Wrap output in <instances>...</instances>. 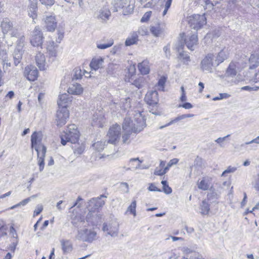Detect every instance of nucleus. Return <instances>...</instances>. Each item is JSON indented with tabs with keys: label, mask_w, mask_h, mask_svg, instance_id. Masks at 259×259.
I'll list each match as a JSON object with an SVG mask.
<instances>
[{
	"label": "nucleus",
	"mask_w": 259,
	"mask_h": 259,
	"mask_svg": "<svg viewBox=\"0 0 259 259\" xmlns=\"http://www.w3.org/2000/svg\"><path fill=\"white\" fill-rule=\"evenodd\" d=\"M80 134L75 124L69 125L67 130L60 136L61 143L63 145H65L67 142L75 144L78 141Z\"/></svg>",
	"instance_id": "obj_3"
},
{
	"label": "nucleus",
	"mask_w": 259,
	"mask_h": 259,
	"mask_svg": "<svg viewBox=\"0 0 259 259\" xmlns=\"http://www.w3.org/2000/svg\"><path fill=\"white\" fill-rule=\"evenodd\" d=\"M151 33L155 36H159L162 32V29L159 25L151 26L150 29Z\"/></svg>",
	"instance_id": "obj_36"
},
{
	"label": "nucleus",
	"mask_w": 259,
	"mask_h": 259,
	"mask_svg": "<svg viewBox=\"0 0 259 259\" xmlns=\"http://www.w3.org/2000/svg\"><path fill=\"white\" fill-rule=\"evenodd\" d=\"M69 111L67 108L59 107L56 116L57 125L59 126L64 125L66 120L69 118Z\"/></svg>",
	"instance_id": "obj_8"
},
{
	"label": "nucleus",
	"mask_w": 259,
	"mask_h": 259,
	"mask_svg": "<svg viewBox=\"0 0 259 259\" xmlns=\"http://www.w3.org/2000/svg\"><path fill=\"white\" fill-rule=\"evenodd\" d=\"M162 188L163 191L166 194H171L172 192V189L168 186V185L162 187Z\"/></svg>",
	"instance_id": "obj_61"
},
{
	"label": "nucleus",
	"mask_w": 259,
	"mask_h": 259,
	"mask_svg": "<svg viewBox=\"0 0 259 259\" xmlns=\"http://www.w3.org/2000/svg\"><path fill=\"white\" fill-rule=\"evenodd\" d=\"M184 256L183 257L184 258H186L190 254H191L194 250L191 249L187 247H184L181 249Z\"/></svg>",
	"instance_id": "obj_42"
},
{
	"label": "nucleus",
	"mask_w": 259,
	"mask_h": 259,
	"mask_svg": "<svg viewBox=\"0 0 259 259\" xmlns=\"http://www.w3.org/2000/svg\"><path fill=\"white\" fill-rule=\"evenodd\" d=\"M148 189L150 191H157V192H161V190L158 188L154 184L151 183L149 185Z\"/></svg>",
	"instance_id": "obj_56"
},
{
	"label": "nucleus",
	"mask_w": 259,
	"mask_h": 259,
	"mask_svg": "<svg viewBox=\"0 0 259 259\" xmlns=\"http://www.w3.org/2000/svg\"><path fill=\"white\" fill-rule=\"evenodd\" d=\"M67 91L69 94L79 95L83 92V88L79 83H73L71 84Z\"/></svg>",
	"instance_id": "obj_24"
},
{
	"label": "nucleus",
	"mask_w": 259,
	"mask_h": 259,
	"mask_svg": "<svg viewBox=\"0 0 259 259\" xmlns=\"http://www.w3.org/2000/svg\"><path fill=\"white\" fill-rule=\"evenodd\" d=\"M0 58L2 60L7 59V53L6 50L2 49L0 50Z\"/></svg>",
	"instance_id": "obj_62"
},
{
	"label": "nucleus",
	"mask_w": 259,
	"mask_h": 259,
	"mask_svg": "<svg viewBox=\"0 0 259 259\" xmlns=\"http://www.w3.org/2000/svg\"><path fill=\"white\" fill-rule=\"evenodd\" d=\"M138 40V35L136 33H133L131 37H128L125 42L126 46H130L136 43Z\"/></svg>",
	"instance_id": "obj_34"
},
{
	"label": "nucleus",
	"mask_w": 259,
	"mask_h": 259,
	"mask_svg": "<svg viewBox=\"0 0 259 259\" xmlns=\"http://www.w3.org/2000/svg\"><path fill=\"white\" fill-rule=\"evenodd\" d=\"M188 22L190 27L197 30L206 23V19L204 15L194 14L189 17Z\"/></svg>",
	"instance_id": "obj_5"
},
{
	"label": "nucleus",
	"mask_w": 259,
	"mask_h": 259,
	"mask_svg": "<svg viewBox=\"0 0 259 259\" xmlns=\"http://www.w3.org/2000/svg\"><path fill=\"white\" fill-rule=\"evenodd\" d=\"M111 15V12L109 9L103 8L99 11L98 18L104 21H107L109 19Z\"/></svg>",
	"instance_id": "obj_30"
},
{
	"label": "nucleus",
	"mask_w": 259,
	"mask_h": 259,
	"mask_svg": "<svg viewBox=\"0 0 259 259\" xmlns=\"http://www.w3.org/2000/svg\"><path fill=\"white\" fill-rule=\"evenodd\" d=\"M145 101L150 105H156L158 102V93L156 90L147 92L145 97Z\"/></svg>",
	"instance_id": "obj_16"
},
{
	"label": "nucleus",
	"mask_w": 259,
	"mask_h": 259,
	"mask_svg": "<svg viewBox=\"0 0 259 259\" xmlns=\"http://www.w3.org/2000/svg\"><path fill=\"white\" fill-rule=\"evenodd\" d=\"M120 130V125L117 124L112 125V126L109 128L107 134L108 139L107 143L115 144L119 138Z\"/></svg>",
	"instance_id": "obj_9"
},
{
	"label": "nucleus",
	"mask_w": 259,
	"mask_h": 259,
	"mask_svg": "<svg viewBox=\"0 0 259 259\" xmlns=\"http://www.w3.org/2000/svg\"><path fill=\"white\" fill-rule=\"evenodd\" d=\"M57 46L55 45L53 41H50L48 42L47 52L50 58H52L53 60L57 56Z\"/></svg>",
	"instance_id": "obj_22"
},
{
	"label": "nucleus",
	"mask_w": 259,
	"mask_h": 259,
	"mask_svg": "<svg viewBox=\"0 0 259 259\" xmlns=\"http://www.w3.org/2000/svg\"><path fill=\"white\" fill-rule=\"evenodd\" d=\"M214 55L213 54H208L202 60L201 65V68L203 71H206L209 72L212 71V67L217 66L214 63Z\"/></svg>",
	"instance_id": "obj_10"
},
{
	"label": "nucleus",
	"mask_w": 259,
	"mask_h": 259,
	"mask_svg": "<svg viewBox=\"0 0 259 259\" xmlns=\"http://www.w3.org/2000/svg\"><path fill=\"white\" fill-rule=\"evenodd\" d=\"M179 107H183V108H184L185 109H189L192 108L193 107V106L191 103H188V102H186L182 105H179Z\"/></svg>",
	"instance_id": "obj_63"
},
{
	"label": "nucleus",
	"mask_w": 259,
	"mask_h": 259,
	"mask_svg": "<svg viewBox=\"0 0 259 259\" xmlns=\"http://www.w3.org/2000/svg\"><path fill=\"white\" fill-rule=\"evenodd\" d=\"M106 141H98L94 143L92 145V147L95 150L98 152H100L104 149L105 146L106 145Z\"/></svg>",
	"instance_id": "obj_33"
},
{
	"label": "nucleus",
	"mask_w": 259,
	"mask_h": 259,
	"mask_svg": "<svg viewBox=\"0 0 259 259\" xmlns=\"http://www.w3.org/2000/svg\"><path fill=\"white\" fill-rule=\"evenodd\" d=\"M137 116L139 117L135 119L136 123H133L130 122L129 118H125L122 125L123 130L125 133L122 135V139L123 143H127L131 134L134 132L135 133H139L143 130L145 127V122L144 117L142 116L141 113H137Z\"/></svg>",
	"instance_id": "obj_1"
},
{
	"label": "nucleus",
	"mask_w": 259,
	"mask_h": 259,
	"mask_svg": "<svg viewBox=\"0 0 259 259\" xmlns=\"http://www.w3.org/2000/svg\"><path fill=\"white\" fill-rule=\"evenodd\" d=\"M103 62V59L102 58L93 59L90 64L92 70L96 71L102 67Z\"/></svg>",
	"instance_id": "obj_29"
},
{
	"label": "nucleus",
	"mask_w": 259,
	"mask_h": 259,
	"mask_svg": "<svg viewBox=\"0 0 259 259\" xmlns=\"http://www.w3.org/2000/svg\"><path fill=\"white\" fill-rule=\"evenodd\" d=\"M23 53V51L21 48H16L13 54V58L15 66H17L20 63Z\"/></svg>",
	"instance_id": "obj_28"
},
{
	"label": "nucleus",
	"mask_w": 259,
	"mask_h": 259,
	"mask_svg": "<svg viewBox=\"0 0 259 259\" xmlns=\"http://www.w3.org/2000/svg\"><path fill=\"white\" fill-rule=\"evenodd\" d=\"M40 3L47 6H51L54 4V0H39ZM30 5L28 7V14L32 19L36 17L37 11V0H29Z\"/></svg>",
	"instance_id": "obj_6"
},
{
	"label": "nucleus",
	"mask_w": 259,
	"mask_h": 259,
	"mask_svg": "<svg viewBox=\"0 0 259 259\" xmlns=\"http://www.w3.org/2000/svg\"><path fill=\"white\" fill-rule=\"evenodd\" d=\"M149 64V62L147 60L138 64V67L141 74L146 75L149 73L150 68Z\"/></svg>",
	"instance_id": "obj_27"
},
{
	"label": "nucleus",
	"mask_w": 259,
	"mask_h": 259,
	"mask_svg": "<svg viewBox=\"0 0 259 259\" xmlns=\"http://www.w3.org/2000/svg\"><path fill=\"white\" fill-rule=\"evenodd\" d=\"M43 20L47 30L49 31H54L57 27L55 16L52 15H45L44 16Z\"/></svg>",
	"instance_id": "obj_13"
},
{
	"label": "nucleus",
	"mask_w": 259,
	"mask_h": 259,
	"mask_svg": "<svg viewBox=\"0 0 259 259\" xmlns=\"http://www.w3.org/2000/svg\"><path fill=\"white\" fill-rule=\"evenodd\" d=\"M249 61L252 64L253 66H257L259 64V54L257 53L251 54L249 59Z\"/></svg>",
	"instance_id": "obj_37"
},
{
	"label": "nucleus",
	"mask_w": 259,
	"mask_h": 259,
	"mask_svg": "<svg viewBox=\"0 0 259 259\" xmlns=\"http://www.w3.org/2000/svg\"><path fill=\"white\" fill-rule=\"evenodd\" d=\"M119 223L116 220H113L109 223H104L102 230L107 232L109 235L115 237L118 236L119 232Z\"/></svg>",
	"instance_id": "obj_7"
},
{
	"label": "nucleus",
	"mask_w": 259,
	"mask_h": 259,
	"mask_svg": "<svg viewBox=\"0 0 259 259\" xmlns=\"http://www.w3.org/2000/svg\"><path fill=\"white\" fill-rule=\"evenodd\" d=\"M163 51L165 53L166 57L169 58L170 56V45L167 44L166 46L164 47Z\"/></svg>",
	"instance_id": "obj_57"
},
{
	"label": "nucleus",
	"mask_w": 259,
	"mask_h": 259,
	"mask_svg": "<svg viewBox=\"0 0 259 259\" xmlns=\"http://www.w3.org/2000/svg\"><path fill=\"white\" fill-rule=\"evenodd\" d=\"M166 78L164 77H161L158 80L157 83V87L159 90L163 91L164 86L165 83Z\"/></svg>",
	"instance_id": "obj_45"
},
{
	"label": "nucleus",
	"mask_w": 259,
	"mask_h": 259,
	"mask_svg": "<svg viewBox=\"0 0 259 259\" xmlns=\"http://www.w3.org/2000/svg\"><path fill=\"white\" fill-rule=\"evenodd\" d=\"M237 170V167H232L231 166H229L228 167V168L224 170L223 173L222 174L221 176L224 177L225 176L226 174H229V173H233Z\"/></svg>",
	"instance_id": "obj_47"
},
{
	"label": "nucleus",
	"mask_w": 259,
	"mask_h": 259,
	"mask_svg": "<svg viewBox=\"0 0 259 259\" xmlns=\"http://www.w3.org/2000/svg\"><path fill=\"white\" fill-rule=\"evenodd\" d=\"M151 11H148L145 13L143 16L142 17L141 19V22L143 23L147 22L149 20L151 16Z\"/></svg>",
	"instance_id": "obj_49"
},
{
	"label": "nucleus",
	"mask_w": 259,
	"mask_h": 259,
	"mask_svg": "<svg viewBox=\"0 0 259 259\" xmlns=\"http://www.w3.org/2000/svg\"><path fill=\"white\" fill-rule=\"evenodd\" d=\"M106 197L104 195H101L97 198H93L88 202V206L92 209H96L102 207L105 204V201L102 198Z\"/></svg>",
	"instance_id": "obj_15"
},
{
	"label": "nucleus",
	"mask_w": 259,
	"mask_h": 259,
	"mask_svg": "<svg viewBox=\"0 0 259 259\" xmlns=\"http://www.w3.org/2000/svg\"><path fill=\"white\" fill-rule=\"evenodd\" d=\"M113 44V41L111 40L109 43L104 44L97 45V48L99 49H105L112 46Z\"/></svg>",
	"instance_id": "obj_50"
},
{
	"label": "nucleus",
	"mask_w": 259,
	"mask_h": 259,
	"mask_svg": "<svg viewBox=\"0 0 259 259\" xmlns=\"http://www.w3.org/2000/svg\"><path fill=\"white\" fill-rule=\"evenodd\" d=\"M200 210L201 213L203 215L207 214L209 211L210 208L209 205L206 201V200H203L200 204Z\"/></svg>",
	"instance_id": "obj_32"
},
{
	"label": "nucleus",
	"mask_w": 259,
	"mask_h": 259,
	"mask_svg": "<svg viewBox=\"0 0 259 259\" xmlns=\"http://www.w3.org/2000/svg\"><path fill=\"white\" fill-rule=\"evenodd\" d=\"M172 0H167L164 6V9L163 11L162 15L164 16L167 13L168 9L170 8Z\"/></svg>",
	"instance_id": "obj_51"
},
{
	"label": "nucleus",
	"mask_w": 259,
	"mask_h": 259,
	"mask_svg": "<svg viewBox=\"0 0 259 259\" xmlns=\"http://www.w3.org/2000/svg\"><path fill=\"white\" fill-rule=\"evenodd\" d=\"M43 35L38 27H35L32 32L30 42L34 47L41 46L43 42Z\"/></svg>",
	"instance_id": "obj_11"
},
{
	"label": "nucleus",
	"mask_w": 259,
	"mask_h": 259,
	"mask_svg": "<svg viewBox=\"0 0 259 259\" xmlns=\"http://www.w3.org/2000/svg\"><path fill=\"white\" fill-rule=\"evenodd\" d=\"M25 41V37L24 36H21L18 41L17 48H21L22 49V47L24 46V42Z\"/></svg>",
	"instance_id": "obj_59"
},
{
	"label": "nucleus",
	"mask_w": 259,
	"mask_h": 259,
	"mask_svg": "<svg viewBox=\"0 0 259 259\" xmlns=\"http://www.w3.org/2000/svg\"><path fill=\"white\" fill-rule=\"evenodd\" d=\"M60 243L64 254L70 253L73 250V245L69 239H61Z\"/></svg>",
	"instance_id": "obj_20"
},
{
	"label": "nucleus",
	"mask_w": 259,
	"mask_h": 259,
	"mask_svg": "<svg viewBox=\"0 0 259 259\" xmlns=\"http://www.w3.org/2000/svg\"><path fill=\"white\" fill-rule=\"evenodd\" d=\"M238 62H231L228 67L226 74L228 76H234L236 75L238 71H239Z\"/></svg>",
	"instance_id": "obj_25"
},
{
	"label": "nucleus",
	"mask_w": 259,
	"mask_h": 259,
	"mask_svg": "<svg viewBox=\"0 0 259 259\" xmlns=\"http://www.w3.org/2000/svg\"><path fill=\"white\" fill-rule=\"evenodd\" d=\"M38 74V70L34 66L28 65L25 68L24 75L29 81L36 80Z\"/></svg>",
	"instance_id": "obj_12"
},
{
	"label": "nucleus",
	"mask_w": 259,
	"mask_h": 259,
	"mask_svg": "<svg viewBox=\"0 0 259 259\" xmlns=\"http://www.w3.org/2000/svg\"><path fill=\"white\" fill-rule=\"evenodd\" d=\"M1 27L3 30L4 35L10 32L12 28L13 24L8 19H5L1 23Z\"/></svg>",
	"instance_id": "obj_26"
},
{
	"label": "nucleus",
	"mask_w": 259,
	"mask_h": 259,
	"mask_svg": "<svg viewBox=\"0 0 259 259\" xmlns=\"http://www.w3.org/2000/svg\"><path fill=\"white\" fill-rule=\"evenodd\" d=\"M106 122V119L104 116L100 111L96 112L93 115L92 125L93 126L102 127Z\"/></svg>",
	"instance_id": "obj_14"
},
{
	"label": "nucleus",
	"mask_w": 259,
	"mask_h": 259,
	"mask_svg": "<svg viewBox=\"0 0 259 259\" xmlns=\"http://www.w3.org/2000/svg\"><path fill=\"white\" fill-rule=\"evenodd\" d=\"M97 233L92 229H84L78 231L75 238L83 242H92L96 239Z\"/></svg>",
	"instance_id": "obj_4"
},
{
	"label": "nucleus",
	"mask_w": 259,
	"mask_h": 259,
	"mask_svg": "<svg viewBox=\"0 0 259 259\" xmlns=\"http://www.w3.org/2000/svg\"><path fill=\"white\" fill-rule=\"evenodd\" d=\"M31 200V197H28L26 199H25L24 200H23L22 201H21V202H20L19 203L12 206L10 207V209H14L15 208L18 207V206H19L20 205H25L26 204H27Z\"/></svg>",
	"instance_id": "obj_43"
},
{
	"label": "nucleus",
	"mask_w": 259,
	"mask_h": 259,
	"mask_svg": "<svg viewBox=\"0 0 259 259\" xmlns=\"http://www.w3.org/2000/svg\"><path fill=\"white\" fill-rule=\"evenodd\" d=\"M43 210V206L42 205H38L35 210L34 211L33 216H36L38 215Z\"/></svg>",
	"instance_id": "obj_58"
},
{
	"label": "nucleus",
	"mask_w": 259,
	"mask_h": 259,
	"mask_svg": "<svg viewBox=\"0 0 259 259\" xmlns=\"http://www.w3.org/2000/svg\"><path fill=\"white\" fill-rule=\"evenodd\" d=\"M82 199L80 196H78L76 202L74 203V204L71 207L70 209H71L74 206H77V207L79 208L81 207V205L80 203H79V201H81Z\"/></svg>",
	"instance_id": "obj_64"
},
{
	"label": "nucleus",
	"mask_w": 259,
	"mask_h": 259,
	"mask_svg": "<svg viewBox=\"0 0 259 259\" xmlns=\"http://www.w3.org/2000/svg\"><path fill=\"white\" fill-rule=\"evenodd\" d=\"M74 74L73 75V79H80L82 77V71L79 68H75L73 70Z\"/></svg>",
	"instance_id": "obj_40"
},
{
	"label": "nucleus",
	"mask_w": 259,
	"mask_h": 259,
	"mask_svg": "<svg viewBox=\"0 0 259 259\" xmlns=\"http://www.w3.org/2000/svg\"><path fill=\"white\" fill-rule=\"evenodd\" d=\"M230 135H228L226 136H225L223 138L220 137V138H218L217 139H216L215 140V142H217V143L219 144L221 147H222L223 146L222 145V143H223V142L226 139V138L230 137Z\"/></svg>",
	"instance_id": "obj_60"
},
{
	"label": "nucleus",
	"mask_w": 259,
	"mask_h": 259,
	"mask_svg": "<svg viewBox=\"0 0 259 259\" xmlns=\"http://www.w3.org/2000/svg\"><path fill=\"white\" fill-rule=\"evenodd\" d=\"M211 178L209 177L203 178L200 182L198 181V188L203 191L208 190L211 187Z\"/></svg>",
	"instance_id": "obj_23"
},
{
	"label": "nucleus",
	"mask_w": 259,
	"mask_h": 259,
	"mask_svg": "<svg viewBox=\"0 0 259 259\" xmlns=\"http://www.w3.org/2000/svg\"><path fill=\"white\" fill-rule=\"evenodd\" d=\"M186 259H203L202 256L197 252L194 251L190 254Z\"/></svg>",
	"instance_id": "obj_46"
},
{
	"label": "nucleus",
	"mask_w": 259,
	"mask_h": 259,
	"mask_svg": "<svg viewBox=\"0 0 259 259\" xmlns=\"http://www.w3.org/2000/svg\"><path fill=\"white\" fill-rule=\"evenodd\" d=\"M198 38L196 34L188 35L185 39V42L188 49L193 51L195 46L197 45Z\"/></svg>",
	"instance_id": "obj_17"
},
{
	"label": "nucleus",
	"mask_w": 259,
	"mask_h": 259,
	"mask_svg": "<svg viewBox=\"0 0 259 259\" xmlns=\"http://www.w3.org/2000/svg\"><path fill=\"white\" fill-rule=\"evenodd\" d=\"M228 56V53L227 50L222 49L217 55V56H214V63L216 66H218L220 63L224 62L226 59H227Z\"/></svg>",
	"instance_id": "obj_21"
},
{
	"label": "nucleus",
	"mask_w": 259,
	"mask_h": 259,
	"mask_svg": "<svg viewBox=\"0 0 259 259\" xmlns=\"http://www.w3.org/2000/svg\"><path fill=\"white\" fill-rule=\"evenodd\" d=\"M229 97V95L226 93H221L219 94V96L215 97L213 98V101L219 100L223 99H226Z\"/></svg>",
	"instance_id": "obj_55"
},
{
	"label": "nucleus",
	"mask_w": 259,
	"mask_h": 259,
	"mask_svg": "<svg viewBox=\"0 0 259 259\" xmlns=\"http://www.w3.org/2000/svg\"><path fill=\"white\" fill-rule=\"evenodd\" d=\"M38 133L34 132L31 135V143L32 148H34L37 153L38 164L39 171H41L44 168V158L47 151L46 147L44 145H37Z\"/></svg>",
	"instance_id": "obj_2"
},
{
	"label": "nucleus",
	"mask_w": 259,
	"mask_h": 259,
	"mask_svg": "<svg viewBox=\"0 0 259 259\" xmlns=\"http://www.w3.org/2000/svg\"><path fill=\"white\" fill-rule=\"evenodd\" d=\"M183 119V118L182 117V115L178 116V117H176L173 120H171L170 122H169L168 123L166 124L165 125L159 127V129H162L164 127H167L171 124L175 123L177 122L178 121H180Z\"/></svg>",
	"instance_id": "obj_41"
},
{
	"label": "nucleus",
	"mask_w": 259,
	"mask_h": 259,
	"mask_svg": "<svg viewBox=\"0 0 259 259\" xmlns=\"http://www.w3.org/2000/svg\"><path fill=\"white\" fill-rule=\"evenodd\" d=\"M74 144V146L72 147L74 153L76 155H81L85 149V145L83 143L80 144L78 142Z\"/></svg>",
	"instance_id": "obj_31"
},
{
	"label": "nucleus",
	"mask_w": 259,
	"mask_h": 259,
	"mask_svg": "<svg viewBox=\"0 0 259 259\" xmlns=\"http://www.w3.org/2000/svg\"><path fill=\"white\" fill-rule=\"evenodd\" d=\"M179 58L186 65H188L190 61V56L184 52L180 53Z\"/></svg>",
	"instance_id": "obj_38"
},
{
	"label": "nucleus",
	"mask_w": 259,
	"mask_h": 259,
	"mask_svg": "<svg viewBox=\"0 0 259 259\" xmlns=\"http://www.w3.org/2000/svg\"><path fill=\"white\" fill-rule=\"evenodd\" d=\"M212 188V187H211L209 189V192L208 193L207 196L208 200L213 202L218 198L219 195Z\"/></svg>",
	"instance_id": "obj_35"
},
{
	"label": "nucleus",
	"mask_w": 259,
	"mask_h": 259,
	"mask_svg": "<svg viewBox=\"0 0 259 259\" xmlns=\"http://www.w3.org/2000/svg\"><path fill=\"white\" fill-rule=\"evenodd\" d=\"M71 101V97L69 94H63L59 96L58 105L61 108H67V105Z\"/></svg>",
	"instance_id": "obj_19"
},
{
	"label": "nucleus",
	"mask_w": 259,
	"mask_h": 259,
	"mask_svg": "<svg viewBox=\"0 0 259 259\" xmlns=\"http://www.w3.org/2000/svg\"><path fill=\"white\" fill-rule=\"evenodd\" d=\"M241 90L243 91H257L259 90V87L257 86H253V87H250V86H244L241 88Z\"/></svg>",
	"instance_id": "obj_52"
},
{
	"label": "nucleus",
	"mask_w": 259,
	"mask_h": 259,
	"mask_svg": "<svg viewBox=\"0 0 259 259\" xmlns=\"http://www.w3.org/2000/svg\"><path fill=\"white\" fill-rule=\"evenodd\" d=\"M205 9H208L210 10L211 9H213V8L214 5H215L218 2H214V3L212 2H211L210 0H206L205 2Z\"/></svg>",
	"instance_id": "obj_48"
},
{
	"label": "nucleus",
	"mask_w": 259,
	"mask_h": 259,
	"mask_svg": "<svg viewBox=\"0 0 259 259\" xmlns=\"http://www.w3.org/2000/svg\"><path fill=\"white\" fill-rule=\"evenodd\" d=\"M137 206V202L135 200H133L131 203V204L128 207L127 211H130L131 213H132L134 217L136 215V208Z\"/></svg>",
	"instance_id": "obj_39"
},
{
	"label": "nucleus",
	"mask_w": 259,
	"mask_h": 259,
	"mask_svg": "<svg viewBox=\"0 0 259 259\" xmlns=\"http://www.w3.org/2000/svg\"><path fill=\"white\" fill-rule=\"evenodd\" d=\"M144 83V79L143 77H139L134 81L133 84L137 88L140 89L142 87Z\"/></svg>",
	"instance_id": "obj_44"
},
{
	"label": "nucleus",
	"mask_w": 259,
	"mask_h": 259,
	"mask_svg": "<svg viewBox=\"0 0 259 259\" xmlns=\"http://www.w3.org/2000/svg\"><path fill=\"white\" fill-rule=\"evenodd\" d=\"M120 188L122 191H124L125 193H128L129 192V188L128 185L127 183L122 182L120 184Z\"/></svg>",
	"instance_id": "obj_54"
},
{
	"label": "nucleus",
	"mask_w": 259,
	"mask_h": 259,
	"mask_svg": "<svg viewBox=\"0 0 259 259\" xmlns=\"http://www.w3.org/2000/svg\"><path fill=\"white\" fill-rule=\"evenodd\" d=\"M10 34L11 37H18L19 36L20 34L18 30L15 28L13 27L10 32Z\"/></svg>",
	"instance_id": "obj_53"
},
{
	"label": "nucleus",
	"mask_w": 259,
	"mask_h": 259,
	"mask_svg": "<svg viewBox=\"0 0 259 259\" xmlns=\"http://www.w3.org/2000/svg\"><path fill=\"white\" fill-rule=\"evenodd\" d=\"M35 62L40 70H45L47 68V63L45 56L39 52L35 56Z\"/></svg>",
	"instance_id": "obj_18"
}]
</instances>
